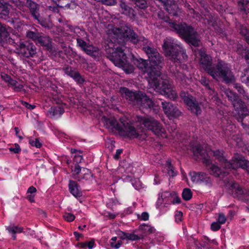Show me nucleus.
I'll return each instance as SVG.
<instances>
[{"label": "nucleus", "mask_w": 249, "mask_h": 249, "mask_svg": "<svg viewBox=\"0 0 249 249\" xmlns=\"http://www.w3.org/2000/svg\"><path fill=\"white\" fill-rule=\"evenodd\" d=\"M107 127L111 129H115L117 130L119 133H122L123 130V126L119 124L116 120L114 119H108L107 121Z\"/></svg>", "instance_id": "nucleus-21"}, {"label": "nucleus", "mask_w": 249, "mask_h": 249, "mask_svg": "<svg viewBox=\"0 0 249 249\" xmlns=\"http://www.w3.org/2000/svg\"><path fill=\"white\" fill-rule=\"evenodd\" d=\"M125 99L132 101L134 105L141 107L151 108L154 107V103L144 93L142 92L138 93L130 91L125 89Z\"/></svg>", "instance_id": "nucleus-6"}, {"label": "nucleus", "mask_w": 249, "mask_h": 249, "mask_svg": "<svg viewBox=\"0 0 249 249\" xmlns=\"http://www.w3.org/2000/svg\"><path fill=\"white\" fill-rule=\"evenodd\" d=\"M234 87L237 89V90L240 93L243 94L245 93L244 90L243 89V88L240 86L239 84H235Z\"/></svg>", "instance_id": "nucleus-55"}, {"label": "nucleus", "mask_w": 249, "mask_h": 249, "mask_svg": "<svg viewBox=\"0 0 249 249\" xmlns=\"http://www.w3.org/2000/svg\"><path fill=\"white\" fill-rule=\"evenodd\" d=\"M27 36L29 38H32L33 40H35L36 41L37 38L38 37V35L32 31H29L27 33Z\"/></svg>", "instance_id": "nucleus-46"}, {"label": "nucleus", "mask_w": 249, "mask_h": 249, "mask_svg": "<svg viewBox=\"0 0 249 249\" xmlns=\"http://www.w3.org/2000/svg\"><path fill=\"white\" fill-rule=\"evenodd\" d=\"M200 83L204 86L206 87V88L210 89V87L209 85V81L206 79L205 77H202L200 81Z\"/></svg>", "instance_id": "nucleus-54"}, {"label": "nucleus", "mask_w": 249, "mask_h": 249, "mask_svg": "<svg viewBox=\"0 0 249 249\" xmlns=\"http://www.w3.org/2000/svg\"><path fill=\"white\" fill-rule=\"evenodd\" d=\"M126 136L130 138H135L138 136V134L134 126L130 125H125V136Z\"/></svg>", "instance_id": "nucleus-24"}, {"label": "nucleus", "mask_w": 249, "mask_h": 249, "mask_svg": "<svg viewBox=\"0 0 249 249\" xmlns=\"http://www.w3.org/2000/svg\"><path fill=\"white\" fill-rule=\"evenodd\" d=\"M108 28H109V29L112 30V32H110L109 31V32L108 33L109 36L110 37H113L114 38L118 37L117 33L119 31V30L117 28H113V26L111 25H108Z\"/></svg>", "instance_id": "nucleus-37"}, {"label": "nucleus", "mask_w": 249, "mask_h": 249, "mask_svg": "<svg viewBox=\"0 0 249 249\" xmlns=\"http://www.w3.org/2000/svg\"><path fill=\"white\" fill-rule=\"evenodd\" d=\"M29 143L32 146H35L36 148H39L42 145L38 139H36L35 140L30 139Z\"/></svg>", "instance_id": "nucleus-38"}, {"label": "nucleus", "mask_w": 249, "mask_h": 249, "mask_svg": "<svg viewBox=\"0 0 249 249\" xmlns=\"http://www.w3.org/2000/svg\"><path fill=\"white\" fill-rule=\"evenodd\" d=\"M20 53L23 54L25 57L32 56L36 53L35 47L29 44L26 46L23 42L20 43L19 45Z\"/></svg>", "instance_id": "nucleus-14"}, {"label": "nucleus", "mask_w": 249, "mask_h": 249, "mask_svg": "<svg viewBox=\"0 0 249 249\" xmlns=\"http://www.w3.org/2000/svg\"><path fill=\"white\" fill-rule=\"evenodd\" d=\"M162 48L165 55L174 60L179 66H181V64L187 59L184 50L178 43L177 41L171 37H167L165 39Z\"/></svg>", "instance_id": "nucleus-3"}, {"label": "nucleus", "mask_w": 249, "mask_h": 249, "mask_svg": "<svg viewBox=\"0 0 249 249\" xmlns=\"http://www.w3.org/2000/svg\"><path fill=\"white\" fill-rule=\"evenodd\" d=\"M74 234L75 236V237L77 238H79L81 236V234L79 233L76 232V231L74 232Z\"/></svg>", "instance_id": "nucleus-63"}, {"label": "nucleus", "mask_w": 249, "mask_h": 249, "mask_svg": "<svg viewBox=\"0 0 249 249\" xmlns=\"http://www.w3.org/2000/svg\"><path fill=\"white\" fill-rule=\"evenodd\" d=\"M225 93L229 99L232 103L235 110L240 117H243L248 114L249 111L246 107L243 105L235 93L229 89H226Z\"/></svg>", "instance_id": "nucleus-8"}, {"label": "nucleus", "mask_w": 249, "mask_h": 249, "mask_svg": "<svg viewBox=\"0 0 249 249\" xmlns=\"http://www.w3.org/2000/svg\"><path fill=\"white\" fill-rule=\"evenodd\" d=\"M169 199L173 204H178L180 202V198L175 193L170 196Z\"/></svg>", "instance_id": "nucleus-41"}, {"label": "nucleus", "mask_w": 249, "mask_h": 249, "mask_svg": "<svg viewBox=\"0 0 249 249\" xmlns=\"http://www.w3.org/2000/svg\"><path fill=\"white\" fill-rule=\"evenodd\" d=\"M226 218L223 213H219L217 219V222L220 224H223L226 222Z\"/></svg>", "instance_id": "nucleus-48"}, {"label": "nucleus", "mask_w": 249, "mask_h": 249, "mask_svg": "<svg viewBox=\"0 0 249 249\" xmlns=\"http://www.w3.org/2000/svg\"><path fill=\"white\" fill-rule=\"evenodd\" d=\"M36 192V189L35 187L34 186H30L28 190H27V194H35Z\"/></svg>", "instance_id": "nucleus-57"}, {"label": "nucleus", "mask_w": 249, "mask_h": 249, "mask_svg": "<svg viewBox=\"0 0 249 249\" xmlns=\"http://www.w3.org/2000/svg\"><path fill=\"white\" fill-rule=\"evenodd\" d=\"M7 230L10 233L14 234L17 233H20L23 231L22 228L17 226H9L7 228Z\"/></svg>", "instance_id": "nucleus-31"}, {"label": "nucleus", "mask_w": 249, "mask_h": 249, "mask_svg": "<svg viewBox=\"0 0 249 249\" xmlns=\"http://www.w3.org/2000/svg\"><path fill=\"white\" fill-rule=\"evenodd\" d=\"M182 196L184 200H190L192 197V193L191 190L188 188L184 189L182 192Z\"/></svg>", "instance_id": "nucleus-29"}, {"label": "nucleus", "mask_w": 249, "mask_h": 249, "mask_svg": "<svg viewBox=\"0 0 249 249\" xmlns=\"http://www.w3.org/2000/svg\"><path fill=\"white\" fill-rule=\"evenodd\" d=\"M11 6L4 2L3 0H0V16H6L8 15Z\"/></svg>", "instance_id": "nucleus-22"}, {"label": "nucleus", "mask_w": 249, "mask_h": 249, "mask_svg": "<svg viewBox=\"0 0 249 249\" xmlns=\"http://www.w3.org/2000/svg\"><path fill=\"white\" fill-rule=\"evenodd\" d=\"M203 162L205 163L211 174L216 177H219L222 174L221 170L214 164H212L209 159L204 158Z\"/></svg>", "instance_id": "nucleus-16"}, {"label": "nucleus", "mask_w": 249, "mask_h": 249, "mask_svg": "<svg viewBox=\"0 0 249 249\" xmlns=\"http://www.w3.org/2000/svg\"><path fill=\"white\" fill-rule=\"evenodd\" d=\"M80 31H82L79 28L75 27L73 28V32L75 33H78Z\"/></svg>", "instance_id": "nucleus-62"}, {"label": "nucleus", "mask_w": 249, "mask_h": 249, "mask_svg": "<svg viewBox=\"0 0 249 249\" xmlns=\"http://www.w3.org/2000/svg\"><path fill=\"white\" fill-rule=\"evenodd\" d=\"M64 71L66 74L72 77L76 81L79 83L83 82L84 80L83 78L76 71L72 70L71 67H67L64 69Z\"/></svg>", "instance_id": "nucleus-18"}, {"label": "nucleus", "mask_w": 249, "mask_h": 249, "mask_svg": "<svg viewBox=\"0 0 249 249\" xmlns=\"http://www.w3.org/2000/svg\"><path fill=\"white\" fill-rule=\"evenodd\" d=\"M36 41L42 46H49L51 43L50 38L45 36H38Z\"/></svg>", "instance_id": "nucleus-25"}, {"label": "nucleus", "mask_w": 249, "mask_h": 249, "mask_svg": "<svg viewBox=\"0 0 249 249\" xmlns=\"http://www.w3.org/2000/svg\"><path fill=\"white\" fill-rule=\"evenodd\" d=\"M69 191L70 193L75 197H80L82 196V192L77 183L73 180H70Z\"/></svg>", "instance_id": "nucleus-19"}, {"label": "nucleus", "mask_w": 249, "mask_h": 249, "mask_svg": "<svg viewBox=\"0 0 249 249\" xmlns=\"http://www.w3.org/2000/svg\"><path fill=\"white\" fill-rule=\"evenodd\" d=\"M94 245V241L92 240L89 242L79 243L78 246L80 248H88L89 249H92L93 248Z\"/></svg>", "instance_id": "nucleus-28"}, {"label": "nucleus", "mask_w": 249, "mask_h": 249, "mask_svg": "<svg viewBox=\"0 0 249 249\" xmlns=\"http://www.w3.org/2000/svg\"><path fill=\"white\" fill-rule=\"evenodd\" d=\"M75 160L77 161L80 162L82 160V157L80 155L75 156L74 157Z\"/></svg>", "instance_id": "nucleus-61"}, {"label": "nucleus", "mask_w": 249, "mask_h": 249, "mask_svg": "<svg viewBox=\"0 0 249 249\" xmlns=\"http://www.w3.org/2000/svg\"><path fill=\"white\" fill-rule=\"evenodd\" d=\"M230 193L235 197H239L243 194V190L237 183H230L227 185Z\"/></svg>", "instance_id": "nucleus-17"}, {"label": "nucleus", "mask_w": 249, "mask_h": 249, "mask_svg": "<svg viewBox=\"0 0 249 249\" xmlns=\"http://www.w3.org/2000/svg\"><path fill=\"white\" fill-rule=\"evenodd\" d=\"M208 156H213L217 159L222 164H224L226 168L236 169L241 167L249 172V161L244 159V158L239 154H235L231 162L227 161L223 157V153L221 151L217 150L215 151L209 149L207 150Z\"/></svg>", "instance_id": "nucleus-4"}, {"label": "nucleus", "mask_w": 249, "mask_h": 249, "mask_svg": "<svg viewBox=\"0 0 249 249\" xmlns=\"http://www.w3.org/2000/svg\"><path fill=\"white\" fill-rule=\"evenodd\" d=\"M171 194L168 192H164L159 195V198L157 201L156 206L157 208L160 207L164 202H167L166 197H168Z\"/></svg>", "instance_id": "nucleus-23"}, {"label": "nucleus", "mask_w": 249, "mask_h": 249, "mask_svg": "<svg viewBox=\"0 0 249 249\" xmlns=\"http://www.w3.org/2000/svg\"><path fill=\"white\" fill-rule=\"evenodd\" d=\"M116 50L117 51V52L114 53L113 56L116 57L117 54H118L119 57H123L124 56V53L123 52V50L121 48L117 47Z\"/></svg>", "instance_id": "nucleus-53"}, {"label": "nucleus", "mask_w": 249, "mask_h": 249, "mask_svg": "<svg viewBox=\"0 0 249 249\" xmlns=\"http://www.w3.org/2000/svg\"><path fill=\"white\" fill-rule=\"evenodd\" d=\"M49 112L53 116L58 114H62L63 113V110L60 107H52Z\"/></svg>", "instance_id": "nucleus-27"}, {"label": "nucleus", "mask_w": 249, "mask_h": 249, "mask_svg": "<svg viewBox=\"0 0 249 249\" xmlns=\"http://www.w3.org/2000/svg\"><path fill=\"white\" fill-rule=\"evenodd\" d=\"M180 97L191 111L196 114H200L201 109L195 99L188 93L181 92Z\"/></svg>", "instance_id": "nucleus-9"}, {"label": "nucleus", "mask_w": 249, "mask_h": 249, "mask_svg": "<svg viewBox=\"0 0 249 249\" xmlns=\"http://www.w3.org/2000/svg\"><path fill=\"white\" fill-rule=\"evenodd\" d=\"M35 195V194H28L27 196V198L30 202H33L34 201V197Z\"/></svg>", "instance_id": "nucleus-59"}, {"label": "nucleus", "mask_w": 249, "mask_h": 249, "mask_svg": "<svg viewBox=\"0 0 249 249\" xmlns=\"http://www.w3.org/2000/svg\"><path fill=\"white\" fill-rule=\"evenodd\" d=\"M248 33V30L246 28H243L240 30V33L243 35H246Z\"/></svg>", "instance_id": "nucleus-60"}, {"label": "nucleus", "mask_w": 249, "mask_h": 249, "mask_svg": "<svg viewBox=\"0 0 249 249\" xmlns=\"http://www.w3.org/2000/svg\"><path fill=\"white\" fill-rule=\"evenodd\" d=\"M76 40L78 46L80 47L82 50L87 46V43L81 38H77Z\"/></svg>", "instance_id": "nucleus-50"}, {"label": "nucleus", "mask_w": 249, "mask_h": 249, "mask_svg": "<svg viewBox=\"0 0 249 249\" xmlns=\"http://www.w3.org/2000/svg\"><path fill=\"white\" fill-rule=\"evenodd\" d=\"M211 229L213 231H217L221 228V225L218 222H214L211 224Z\"/></svg>", "instance_id": "nucleus-49"}, {"label": "nucleus", "mask_w": 249, "mask_h": 249, "mask_svg": "<svg viewBox=\"0 0 249 249\" xmlns=\"http://www.w3.org/2000/svg\"><path fill=\"white\" fill-rule=\"evenodd\" d=\"M171 27L176 31L186 41L195 46L199 44V38L196 32L191 27L186 24H177L173 22H169Z\"/></svg>", "instance_id": "nucleus-5"}, {"label": "nucleus", "mask_w": 249, "mask_h": 249, "mask_svg": "<svg viewBox=\"0 0 249 249\" xmlns=\"http://www.w3.org/2000/svg\"><path fill=\"white\" fill-rule=\"evenodd\" d=\"M191 179L193 182L196 184H204L210 186L211 180L208 175L203 173L191 172L190 174Z\"/></svg>", "instance_id": "nucleus-11"}, {"label": "nucleus", "mask_w": 249, "mask_h": 249, "mask_svg": "<svg viewBox=\"0 0 249 249\" xmlns=\"http://www.w3.org/2000/svg\"><path fill=\"white\" fill-rule=\"evenodd\" d=\"M166 167L168 174L170 176L174 177L176 175V172L174 171V168L171 166L170 161L168 160L166 161Z\"/></svg>", "instance_id": "nucleus-33"}, {"label": "nucleus", "mask_w": 249, "mask_h": 249, "mask_svg": "<svg viewBox=\"0 0 249 249\" xmlns=\"http://www.w3.org/2000/svg\"><path fill=\"white\" fill-rule=\"evenodd\" d=\"M138 121L147 129L151 130L155 135L162 138H166L167 134L161 124L152 117L138 118Z\"/></svg>", "instance_id": "nucleus-7"}, {"label": "nucleus", "mask_w": 249, "mask_h": 249, "mask_svg": "<svg viewBox=\"0 0 249 249\" xmlns=\"http://www.w3.org/2000/svg\"><path fill=\"white\" fill-rule=\"evenodd\" d=\"M9 150L14 153H18L21 151L20 146L18 144H15L13 147L9 148Z\"/></svg>", "instance_id": "nucleus-45"}, {"label": "nucleus", "mask_w": 249, "mask_h": 249, "mask_svg": "<svg viewBox=\"0 0 249 249\" xmlns=\"http://www.w3.org/2000/svg\"><path fill=\"white\" fill-rule=\"evenodd\" d=\"M196 55H198L200 57L199 62L201 67L214 79L216 80L222 79L227 83L234 81V76L230 71L228 64L224 62L220 61L218 62L216 69H214L211 65V58L207 55L203 51H198L196 53Z\"/></svg>", "instance_id": "nucleus-2"}, {"label": "nucleus", "mask_w": 249, "mask_h": 249, "mask_svg": "<svg viewBox=\"0 0 249 249\" xmlns=\"http://www.w3.org/2000/svg\"><path fill=\"white\" fill-rule=\"evenodd\" d=\"M81 171V169L80 166L78 164H76L74 165V169L71 170V172L72 173V175L74 178L77 179L78 180H80L82 178L88 179L91 176L90 171L88 169L84 168L81 172V174H82L83 176L81 178L78 177L77 175L80 173Z\"/></svg>", "instance_id": "nucleus-13"}, {"label": "nucleus", "mask_w": 249, "mask_h": 249, "mask_svg": "<svg viewBox=\"0 0 249 249\" xmlns=\"http://www.w3.org/2000/svg\"><path fill=\"white\" fill-rule=\"evenodd\" d=\"M27 4L34 18L37 20H38L42 26H45V24L42 22L41 20V18L39 16V14L38 13V5L36 4L35 2L32 1L31 0H28Z\"/></svg>", "instance_id": "nucleus-15"}, {"label": "nucleus", "mask_w": 249, "mask_h": 249, "mask_svg": "<svg viewBox=\"0 0 249 249\" xmlns=\"http://www.w3.org/2000/svg\"><path fill=\"white\" fill-rule=\"evenodd\" d=\"M136 4L140 8H144L147 6V2L145 0H136Z\"/></svg>", "instance_id": "nucleus-42"}, {"label": "nucleus", "mask_w": 249, "mask_h": 249, "mask_svg": "<svg viewBox=\"0 0 249 249\" xmlns=\"http://www.w3.org/2000/svg\"><path fill=\"white\" fill-rule=\"evenodd\" d=\"M149 214L146 212H143L141 215H138V217L141 220L146 221L149 219Z\"/></svg>", "instance_id": "nucleus-47"}, {"label": "nucleus", "mask_w": 249, "mask_h": 249, "mask_svg": "<svg viewBox=\"0 0 249 249\" xmlns=\"http://www.w3.org/2000/svg\"><path fill=\"white\" fill-rule=\"evenodd\" d=\"M182 213L180 211H178L175 214V220L177 222H179L181 221L182 218Z\"/></svg>", "instance_id": "nucleus-51"}, {"label": "nucleus", "mask_w": 249, "mask_h": 249, "mask_svg": "<svg viewBox=\"0 0 249 249\" xmlns=\"http://www.w3.org/2000/svg\"><path fill=\"white\" fill-rule=\"evenodd\" d=\"M176 74L177 78L180 79L182 82L184 81L185 83H187V81H189V79L186 77L184 73H182L180 72H178Z\"/></svg>", "instance_id": "nucleus-44"}, {"label": "nucleus", "mask_w": 249, "mask_h": 249, "mask_svg": "<svg viewBox=\"0 0 249 249\" xmlns=\"http://www.w3.org/2000/svg\"><path fill=\"white\" fill-rule=\"evenodd\" d=\"M130 41L133 44L140 43L143 45V49L148 57L149 66L145 60L134 57L132 54L125 57V73H131L134 71V66L131 63L136 65L144 73H147V80L151 88L156 92L160 93L165 97L171 99H175L177 94L173 87L167 80L161 81L160 69L161 58L158 52L149 46L148 40L143 38L142 40L138 38L134 31L128 27L125 26V42Z\"/></svg>", "instance_id": "nucleus-1"}, {"label": "nucleus", "mask_w": 249, "mask_h": 249, "mask_svg": "<svg viewBox=\"0 0 249 249\" xmlns=\"http://www.w3.org/2000/svg\"><path fill=\"white\" fill-rule=\"evenodd\" d=\"M238 53H241L243 57H244L246 60L249 59V52L246 48H243L242 50L239 49L237 50Z\"/></svg>", "instance_id": "nucleus-35"}, {"label": "nucleus", "mask_w": 249, "mask_h": 249, "mask_svg": "<svg viewBox=\"0 0 249 249\" xmlns=\"http://www.w3.org/2000/svg\"><path fill=\"white\" fill-rule=\"evenodd\" d=\"M123 149H118L117 150L116 152V154L114 155V158L116 159V160H118L119 159V157H120V155L123 153Z\"/></svg>", "instance_id": "nucleus-58"}, {"label": "nucleus", "mask_w": 249, "mask_h": 249, "mask_svg": "<svg viewBox=\"0 0 249 249\" xmlns=\"http://www.w3.org/2000/svg\"><path fill=\"white\" fill-rule=\"evenodd\" d=\"M15 89L17 90H21L23 86L21 85L18 84L17 82L14 80L11 79V80L8 82Z\"/></svg>", "instance_id": "nucleus-36"}, {"label": "nucleus", "mask_w": 249, "mask_h": 249, "mask_svg": "<svg viewBox=\"0 0 249 249\" xmlns=\"http://www.w3.org/2000/svg\"><path fill=\"white\" fill-rule=\"evenodd\" d=\"M162 107L165 114L170 118H177L181 113L178 108L168 102H162Z\"/></svg>", "instance_id": "nucleus-12"}, {"label": "nucleus", "mask_w": 249, "mask_h": 249, "mask_svg": "<svg viewBox=\"0 0 249 249\" xmlns=\"http://www.w3.org/2000/svg\"><path fill=\"white\" fill-rule=\"evenodd\" d=\"M83 50L88 54H92L96 51V48L92 45H87V46L83 49Z\"/></svg>", "instance_id": "nucleus-34"}, {"label": "nucleus", "mask_w": 249, "mask_h": 249, "mask_svg": "<svg viewBox=\"0 0 249 249\" xmlns=\"http://www.w3.org/2000/svg\"><path fill=\"white\" fill-rule=\"evenodd\" d=\"M63 217L68 222H71L75 219V216L70 213H65L63 215Z\"/></svg>", "instance_id": "nucleus-43"}, {"label": "nucleus", "mask_w": 249, "mask_h": 249, "mask_svg": "<svg viewBox=\"0 0 249 249\" xmlns=\"http://www.w3.org/2000/svg\"><path fill=\"white\" fill-rule=\"evenodd\" d=\"M244 81L246 82L248 85L249 84V76L247 77V80L245 81L244 79L243 80Z\"/></svg>", "instance_id": "nucleus-64"}, {"label": "nucleus", "mask_w": 249, "mask_h": 249, "mask_svg": "<svg viewBox=\"0 0 249 249\" xmlns=\"http://www.w3.org/2000/svg\"><path fill=\"white\" fill-rule=\"evenodd\" d=\"M138 231L141 232V235H143V237L144 236L155 232L156 230L154 227L144 224L139 226Z\"/></svg>", "instance_id": "nucleus-20"}, {"label": "nucleus", "mask_w": 249, "mask_h": 249, "mask_svg": "<svg viewBox=\"0 0 249 249\" xmlns=\"http://www.w3.org/2000/svg\"><path fill=\"white\" fill-rule=\"evenodd\" d=\"M1 77L4 81L7 83H8L11 79L9 75L4 73L1 74Z\"/></svg>", "instance_id": "nucleus-56"}, {"label": "nucleus", "mask_w": 249, "mask_h": 249, "mask_svg": "<svg viewBox=\"0 0 249 249\" xmlns=\"http://www.w3.org/2000/svg\"><path fill=\"white\" fill-rule=\"evenodd\" d=\"M192 150L194 155L196 156H198L202 154V150L200 149V146L198 145L193 146L192 148Z\"/></svg>", "instance_id": "nucleus-40"}, {"label": "nucleus", "mask_w": 249, "mask_h": 249, "mask_svg": "<svg viewBox=\"0 0 249 249\" xmlns=\"http://www.w3.org/2000/svg\"><path fill=\"white\" fill-rule=\"evenodd\" d=\"M115 65L120 68H122L123 69L124 67V63L122 59L118 60L116 59L114 62Z\"/></svg>", "instance_id": "nucleus-52"}, {"label": "nucleus", "mask_w": 249, "mask_h": 249, "mask_svg": "<svg viewBox=\"0 0 249 249\" xmlns=\"http://www.w3.org/2000/svg\"><path fill=\"white\" fill-rule=\"evenodd\" d=\"M128 175L125 177V181H130L135 189L141 191L145 188L144 185L140 181L138 178H133V176L136 173V168L129 165L125 170V173Z\"/></svg>", "instance_id": "nucleus-10"}, {"label": "nucleus", "mask_w": 249, "mask_h": 249, "mask_svg": "<svg viewBox=\"0 0 249 249\" xmlns=\"http://www.w3.org/2000/svg\"><path fill=\"white\" fill-rule=\"evenodd\" d=\"M116 237H112L110 241V244L111 247L117 249L119 248L122 244V241L121 240H119L116 243Z\"/></svg>", "instance_id": "nucleus-32"}, {"label": "nucleus", "mask_w": 249, "mask_h": 249, "mask_svg": "<svg viewBox=\"0 0 249 249\" xmlns=\"http://www.w3.org/2000/svg\"><path fill=\"white\" fill-rule=\"evenodd\" d=\"M240 9L246 13L249 12V0H239Z\"/></svg>", "instance_id": "nucleus-26"}, {"label": "nucleus", "mask_w": 249, "mask_h": 249, "mask_svg": "<svg viewBox=\"0 0 249 249\" xmlns=\"http://www.w3.org/2000/svg\"><path fill=\"white\" fill-rule=\"evenodd\" d=\"M143 238V235H141L140 234H136L134 233H125V238H127L129 240L135 241L139 240L141 238Z\"/></svg>", "instance_id": "nucleus-30"}, {"label": "nucleus", "mask_w": 249, "mask_h": 249, "mask_svg": "<svg viewBox=\"0 0 249 249\" xmlns=\"http://www.w3.org/2000/svg\"><path fill=\"white\" fill-rule=\"evenodd\" d=\"M7 33L5 27L0 23V41L2 40L1 37L7 36Z\"/></svg>", "instance_id": "nucleus-39"}]
</instances>
